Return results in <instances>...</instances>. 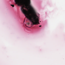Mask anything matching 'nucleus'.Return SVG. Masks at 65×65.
<instances>
[{
	"mask_svg": "<svg viewBox=\"0 0 65 65\" xmlns=\"http://www.w3.org/2000/svg\"><path fill=\"white\" fill-rule=\"evenodd\" d=\"M27 24L28 25H29V24H30V23H27Z\"/></svg>",
	"mask_w": 65,
	"mask_h": 65,
	"instance_id": "nucleus-3",
	"label": "nucleus"
},
{
	"mask_svg": "<svg viewBox=\"0 0 65 65\" xmlns=\"http://www.w3.org/2000/svg\"><path fill=\"white\" fill-rule=\"evenodd\" d=\"M11 5V6H12V7H14V5Z\"/></svg>",
	"mask_w": 65,
	"mask_h": 65,
	"instance_id": "nucleus-2",
	"label": "nucleus"
},
{
	"mask_svg": "<svg viewBox=\"0 0 65 65\" xmlns=\"http://www.w3.org/2000/svg\"><path fill=\"white\" fill-rule=\"evenodd\" d=\"M25 22V20L24 21V23Z\"/></svg>",
	"mask_w": 65,
	"mask_h": 65,
	"instance_id": "nucleus-6",
	"label": "nucleus"
},
{
	"mask_svg": "<svg viewBox=\"0 0 65 65\" xmlns=\"http://www.w3.org/2000/svg\"><path fill=\"white\" fill-rule=\"evenodd\" d=\"M40 22H41V21H40Z\"/></svg>",
	"mask_w": 65,
	"mask_h": 65,
	"instance_id": "nucleus-7",
	"label": "nucleus"
},
{
	"mask_svg": "<svg viewBox=\"0 0 65 65\" xmlns=\"http://www.w3.org/2000/svg\"><path fill=\"white\" fill-rule=\"evenodd\" d=\"M39 27H41V25L39 26Z\"/></svg>",
	"mask_w": 65,
	"mask_h": 65,
	"instance_id": "nucleus-4",
	"label": "nucleus"
},
{
	"mask_svg": "<svg viewBox=\"0 0 65 65\" xmlns=\"http://www.w3.org/2000/svg\"><path fill=\"white\" fill-rule=\"evenodd\" d=\"M25 26H26V27H28V26H27V25H25Z\"/></svg>",
	"mask_w": 65,
	"mask_h": 65,
	"instance_id": "nucleus-5",
	"label": "nucleus"
},
{
	"mask_svg": "<svg viewBox=\"0 0 65 65\" xmlns=\"http://www.w3.org/2000/svg\"><path fill=\"white\" fill-rule=\"evenodd\" d=\"M16 4L21 7V10L27 18H37L36 13L31 5L30 0H14Z\"/></svg>",
	"mask_w": 65,
	"mask_h": 65,
	"instance_id": "nucleus-1",
	"label": "nucleus"
}]
</instances>
